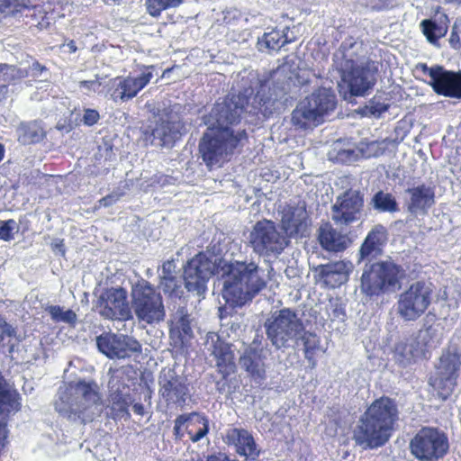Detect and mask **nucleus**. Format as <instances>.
Returning <instances> with one entry per match:
<instances>
[{
    "instance_id": "f257e3e1",
    "label": "nucleus",
    "mask_w": 461,
    "mask_h": 461,
    "mask_svg": "<svg viewBox=\"0 0 461 461\" xmlns=\"http://www.w3.org/2000/svg\"><path fill=\"white\" fill-rule=\"evenodd\" d=\"M243 110V105L234 101V96L216 103L212 109V122L198 143L200 157L209 170L222 167L248 140L245 129H235L240 122Z\"/></svg>"
},
{
    "instance_id": "f03ea898",
    "label": "nucleus",
    "mask_w": 461,
    "mask_h": 461,
    "mask_svg": "<svg viewBox=\"0 0 461 461\" xmlns=\"http://www.w3.org/2000/svg\"><path fill=\"white\" fill-rule=\"evenodd\" d=\"M400 420L396 400L382 395L375 399L360 415L353 429V439L363 449L384 447L393 437Z\"/></svg>"
},
{
    "instance_id": "7ed1b4c3",
    "label": "nucleus",
    "mask_w": 461,
    "mask_h": 461,
    "mask_svg": "<svg viewBox=\"0 0 461 461\" xmlns=\"http://www.w3.org/2000/svg\"><path fill=\"white\" fill-rule=\"evenodd\" d=\"M357 43L352 39L343 41L339 49V87L344 98L364 96L375 85L376 79L368 63L357 64Z\"/></svg>"
},
{
    "instance_id": "20e7f679",
    "label": "nucleus",
    "mask_w": 461,
    "mask_h": 461,
    "mask_svg": "<svg viewBox=\"0 0 461 461\" xmlns=\"http://www.w3.org/2000/svg\"><path fill=\"white\" fill-rule=\"evenodd\" d=\"M255 262L235 261L227 265L223 284V296L227 302L242 306L259 294L267 285L258 274Z\"/></svg>"
},
{
    "instance_id": "39448f33",
    "label": "nucleus",
    "mask_w": 461,
    "mask_h": 461,
    "mask_svg": "<svg viewBox=\"0 0 461 461\" xmlns=\"http://www.w3.org/2000/svg\"><path fill=\"white\" fill-rule=\"evenodd\" d=\"M336 95L325 87L314 90L301 100L291 114V122L295 129L308 130L323 123L324 117L335 110Z\"/></svg>"
},
{
    "instance_id": "423d86ee",
    "label": "nucleus",
    "mask_w": 461,
    "mask_h": 461,
    "mask_svg": "<svg viewBox=\"0 0 461 461\" xmlns=\"http://www.w3.org/2000/svg\"><path fill=\"white\" fill-rule=\"evenodd\" d=\"M98 385L95 382L79 380L71 382L55 403L56 411L69 420L85 421V413L99 401Z\"/></svg>"
},
{
    "instance_id": "0eeeda50",
    "label": "nucleus",
    "mask_w": 461,
    "mask_h": 461,
    "mask_svg": "<svg viewBox=\"0 0 461 461\" xmlns=\"http://www.w3.org/2000/svg\"><path fill=\"white\" fill-rule=\"evenodd\" d=\"M434 296L435 285L432 282L425 279L413 281L399 294L396 313L403 321H416L429 309Z\"/></svg>"
},
{
    "instance_id": "6e6552de",
    "label": "nucleus",
    "mask_w": 461,
    "mask_h": 461,
    "mask_svg": "<svg viewBox=\"0 0 461 461\" xmlns=\"http://www.w3.org/2000/svg\"><path fill=\"white\" fill-rule=\"evenodd\" d=\"M404 277L402 266L393 261H378L370 264L361 276V291L367 296H379L394 291Z\"/></svg>"
},
{
    "instance_id": "1a4fd4ad",
    "label": "nucleus",
    "mask_w": 461,
    "mask_h": 461,
    "mask_svg": "<svg viewBox=\"0 0 461 461\" xmlns=\"http://www.w3.org/2000/svg\"><path fill=\"white\" fill-rule=\"evenodd\" d=\"M461 371V353L454 346H448L443 351L435 366V373L429 378V384L438 397L447 400L457 385Z\"/></svg>"
},
{
    "instance_id": "9d476101",
    "label": "nucleus",
    "mask_w": 461,
    "mask_h": 461,
    "mask_svg": "<svg viewBox=\"0 0 461 461\" xmlns=\"http://www.w3.org/2000/svg\"><path fill=\"white\" fill-rule=\"evenodd\" d=\"M409 447L419 461H438L448 453L449 440L443 430L426 426L413 436Z\"/></svg>"
},
{
    "instance_id": "9b49d317",
    "label": "nucleus",
    "mask_w": 461,
    "mask_h": 461,
    "mask_svg": "<svg viewBox=\"0 0 461 461\" xmlns=\"http://www.w3.org/2000/svg\"><path fill=\"white\" fill-rule=\"evenodd\" d=\"M131 307L140 322L159 323L165 319L163 298L149 283H138L131 290Z\"/></svg>"
},
{
    "instance_id": "f8f14e48",
    "label": "nucleus",
    "mask_w": 461,
    "mask_h": 461,
    "mask_svg": "<svg viewBox=\"0 0 461 461\" xmlns=\"http://www.w3.org/2000/svg\"><path fill=\"white\" fill-rule=\"evenodd\" d=\"M267 339L277 349L286 348L288 343L303 330V321L295 312L284 308L276 312L265 322Z\"/></svg>"
},
{
    "instance_id": "ddd939ff",
    "label": "nucleus",
    "mask_w": 461,
    "mask_h": 461,
    "mask_svg": "<svg viewBox=\"0 0 461 461\" xmlns=\"http://www.w3.org/2000/svg\"><path fill=\"white\" fill-rule=\"evenodd\" d=\"M249 243L258 255L280 254L286 247L285 238L270 220L258 221L249 235Z\"/></svg>"
},
{
    "instance_id": "4468645a",
    "label": "nucleus",
    "mask_w": 461,
    "mask_h": 461,
    "mask_svg": "<svg viewBox=\"0 0 461 461\" xmlns=\"http://www.w3.org/2000/svg\"><path fill=\"white\" fill-rule=\"evenodd\" d=\"M95 307L98 313L107 320L126 321L133 318L127 300V291L122 287L104 289L99 295Z\"/></svg>"
},
{
    "instance_id": "2eb2a0df",
    "label": "nucleus",
    "mask_w": 461,
    "mask_h": 461,
    "mask_svg": "<svg viewBox=\"0 0 461 461\" xmlns=\"http://www.w3.org/2000/svg\"><path fill=\"white\" fill-rule=\"evenodd\" d=\"M155 66H142L141 73L138 77L128 75L116 77L113 79L110 95L114 102H127L133 99L144 89L153 78Z\"/></svg>"
},
{
    "instance_id": "dca6fc26",
    "label": "nucleus",
    "mask_w": 461,
    "mask_h": 461,
    "mask_svg": "<svg viewBox=\"0 0 461 461\" xmlns=\"http://www.w3.org/2000/svg\"><path fill=\"white\" fill-rule=\"evenodd\" d=\"M363 209L364 196L359 191L348 189L332 205V221L340 226H349L361 219Z\"/></svg>"
},
{
    "instance_id": "f3484780",
    "label": "nucleus",
    "mask_w": 461,
    "mask_h": 461,
    "mask_svg": "<svg viewBox=\"0 0 461 461\" xmlns=\"http://www.w3.org/2000/svg\"><path fill=\"white\" fill-rule=\"evenodd\" d=\"M96 345L99 351L109 358H126L141 352V345L137 339L111 332L99 335Z\"/></svg>"
},
{
    "instance_id": "a211bd4d",
    "label": "nucleus",
    "mask_w": 461,
    "mask_h": 461,
    "mask_svg": "<svg viewBox=\"0 0 461 461\" xmlns=\"http://www.w3.org/2000/svg\"><path fill=\"white\" fill-rule=\"evenodd\" d=\"M424 72L430 77L429 85L438 95L461 99V71L447 70L436 65L428 68L423 65Z\"/></svg>"
},
{
    "instance_id": "6ab92c4d",
    "label": "nucleus",
    "mask_w": 461,
    "mask_h": 461,
    "mask_svg": "<svg viewBox=\"0 0 461 461\" xmlns=\"http://www.w3.org/2000/svg\"><path fill=\"white\" fill-rule=\"evenodd\" d=\"M280 226L290 238L306 237L311 226V218L304 202L286 204L280 212Z\"/></svg>"
},
{
    "instance_id": "aec40b11",
    "label": "nucleus",
    "mask_w": 461,
    "mask_h": 461,
    "mask_svg": "<svg viewBox=\"0 0 461 461\" xmlns=\"http://www.w3.org/2000/svg\"><path fill=\"white\" fill-rule=\"evenodd\" d=\"M211 261L203 252H199L184 267L185 286L188 292L202 294L206 290V283L211 276Z\"/></svg>"
},
{
    "instance_id": "412c9836",
    "label": "nucleus",
    "mask_w": 461,
    "mask_h": 461,
    "mask_svg": "<svg viewBox=\"0 0 461 461\" xmlns=\"http://www.w3.org/2000/svg\"><path fill=\"white\" fill-rule=\"evenodd\" d=\"M158 394L167 406H183L189 395V388L185 380L174 371L168 370L167 374L159 376Z\"/></svg>"
},
{
    "instance_id": "4be33fe9",
    "label": "nucleus",
    "mask_w": 461,
    "mask_h": 461,
    "mask_svg": "<svg viewBox=\"0 0 461 461\" xmlns=\"http://www.w3.org/2000/svg\"><path fill=\"white\" fill-rule=\"evenodd\" d=\"M192 337L190 314L185 306H180L172 314L169 321V338L172 346L179 351H184L188 348Z\"/></svg>"
},
{
    "instance_id": "5701e85b",
    "label": "nucleus",
    "mask_w": 461,
    "mask_h": 461,
    "mask_svg": "<svg viewBox=\"0 0 461 461\" xmlns=\"http://www.w3.org/2000/svg\"><path fill=\"white\" fill-rule=\"evenodd\" d=\"M266 348L261 342L254 340L240 357L241 367L248 373L249 376L256 382H262L267 377Z\"/></svg>"
},
{
    "instance_id": "b1692460",
    "label": "nucleus",
    "mask_w": 461,
    "mask_h": 461,
    "mask_svg": "<svg viewBox=\"0 0 461 461\" xmlns=\"http://www.w3.org/2000/svg\"><path fill=\"white\" fill-rule=\"evenodd\" d=\"M224 441L233 447L235 452L247 461H255L260 455L256 440L251 432L243 428L227 429Z\"/></svg>"
},
{
    "instance_id": "393cba45",
    "label": "nucleus",
    "mask_w": 461,
    "mask_h": 461,
    "mask_svg": "<svg viewBox=\"0 0 461 461\" xmlns=\"http://www.w3.org/2000/svg\"><path fill=\"white\" fill-rule=\"evenodd\" d=\"M387 240V230L384 226L378 224L373 227L362 242L358 254L357 262L372 260L381 256L383 248Z\"/></svg>"
},
{
    "instance_id": "a878e982",
    "label": "nucleus",
    "mask_w": 461,
    "mask_h": 461,
    "mask_svg": "<svg viewBox=\"0 0 461 461\" xmlns=\"http://www.w3.org/2000/svg\"><path fill=\"white\" fill-rule=\"evenodd\" d=\"M410 198L406 203L407 211L411 213L427 214L436 203L435 187L425 184L410 187L406 190Z\"/></svg>"
},
{
    "instance_id": "bb28decb",
    "label": "nucleus",
    "mask_w": 461,
    "mask_h": 461,
    "mask_svg": "<svg viewBox=\"0 0 461 461\" xmlns=\"http://www.w3.org/2000/svg\"><path fill=\"white\" fill-rule=\"evenodd\" d=\"M316 272L319 280L327 287L336 288L345 284L351 269L343 260L330 262L318 266Z\"/></svg>"
},
{
    "instance_id": "cd10ccee",
    "label": "nucleus",
    "mask_w": 461,
    "mask_h": 461,
    "mask_svg": "<svg viewBox=\"0 0 461 461\" xmlns=\"http://www.w3.org/2000/svg\"><path fill=\"white\" fill-rule=\"evenodd\" d=\"M277 97L267 81H261L252 98L250 113L268 119L276 109Z\"/></svg>"
},
{
    "instance_id": "c85d7f7f",
    "label": "nucleus",
    "mask_w": 461,
    "mask_h": 461,
    "mask_svg": "<svg viewBox=\"0 0 461 461\" xmlns=\"http://www.w3.org/2000/svg\"><path fill=\"white\" fill-rule=\"evenodd\" d=\"M123 368L114 369L113 374L125 375ZM119 375H113L110 380L111 393L109 395L110 408L113 417H122L124 414H129L128 409L131 404V397L129 393H124L122 389H128L125 384H121Z\"/></svg>"
},
{
    "instance_id": "c756f323",
    "label": "nucleus",
    "mask_w": 461,
    "mask_h": 461,
    "mask_svg": "<svg viewBox=\"0 0 461 461\" xmlns=\"http://www.w3.org/2000/svg\"><path fill=\"white\" fill-rule=\"evenodd\" d=\"M212 355L215 358L218 373L221 375L222 379H227L236 372L235 355L231 344L217 337L212 342Z\"/></svg>"
},
{
    "instance_id": "7c9ffc66",
    "label": "nucleus",
    "mask_w": 461,
    "mask_h": 461,
    "mask_svg": "<svg viewBox=\"0 0 461 461\" xmlns=\"http://www.w3.org/2000/svg\"><path fill=\"white\" fill-rule=\"evenodd\" d=\"M317 239L324 250L335 253L346 250L350 242L347 235L338 231L329 221L319 227Z\"/></svg>"
},
{
    "instance_id": "2f4dec72",
    "label": "nucleus",
    "mask_w": 461,
    "mask_h": 461,
    "mask_svg": "<svg viewBox=\"0 0 461 461\" xmlns=\"http://www.w3.org/2000/svg\"><path fill=\"white\" fill-rule=\"evenodd\" d=\"M187 423L186 429L192 442H198L209 432V420L206 417L197 416L192 420L191 415L181 414L175 420L174 434L182 436V427Z\"/></svg>"
},
{
    "instance_id": "473e14b6",
    "label": "nucleus",
    "mask_w": 461,
    "mask_h": 461,
    "mask_svg": "<svg viewBox=\"0 0 461 461\" xmlns=\"http://www.w3.org/2000/svg\"><path fill=\"white\" fill-rule=\"evenodd\" d=\"M25 12L27 17L38 21V16L44 17L45 12L40 5H31L30 0H0V14L3 17H15Z\"/></svg>"
},
{
    "instance_id": "72a5a7b5",
    "label": "nucleus",
    "mask_w": 461,
    "mask_h": 461,
    "mask_svg": "<svg viewBox=\"0 0 461 461\" xmlns=\"http://www.w3.org/2000/svg\"><path fill=\"white\" fill-rule=\"evenodd\" d=\"M181 124L179 122L159 120L152 129L151 135L154 139L160 140L162 145L174 143L181 136Z\"/></svg>"
},
{
    "instance_id": "f704fd0d",
    "label": "nucleus",
    "mask_w": 461,
    "mask_h": 461,
    "mask_svg": "<svg viewBox=\"0 0 461 461\" xmlns=\"http://www.w3.org/2000/svg\"><path fill=\"white\" fill-rule=\"evenodd\" d=\"M303 343V350L309 367L314 369L317 366V356L319 353H325L326 349L321 347V338L314 332L303 331L300 338Z\"/></svg>"
},
{
    "instance_id": "c9c22d12",
    "label": "nucleus",
    "mask_w": 461,
    "mask_h": 461,
    "mask_svg": "<svg viewBox=\"0 0 461 461\" xmlns=\"http://www.w3.org/2000/svg\"><path fill=\"white\" fill-rule=\"evenodd\" d=\"M46 137V131L37 121L23 122L19 127V141L24 145L36 144Z\"/></svg>"
},
{
    "instance_id": "e433bc0d",
    "label": "nucleus",
    "mask_w": 461,
    "mask_h": 461,
    "mask_svg": "<svg viewBox=\"0 0 461 461\" xmlns=\"http://www.w3.org/2000/svg\"><path fill=\"white\" fill-rule=\"evenodd\" d=\"M372 203L375 210L383 212H396L399 211L395 198L390 193L378 191L372 198Z\"/></svg>"
},
{
    "instance_id": "4c0bfd02",
    "label": "nucleus",
    "mask_w": 461,
    "mask_h": 461,
    "mask_svg": "<svg viewBox=\"0 0 461 461\" xmlns=\"http://www.w3.org/2000/svg\"><path fill=\"white\" fill-rule=\"evenodd\" d=\"M161 286L165 294L171 298H181L184 292L181 281L170 274L164 276L161 279Z\"/></svg>"
},
{
    "instance_id": "58836bf2",
    "label": "nucleus",
    "mask_w": 461,
    "mask_h": 461,
    "mask_svg": "<svg viewBox=\"0 0 461 461\" xmlns=\"http://www.w3.org/2000/svg\"><path fill=\"white\" fill-rule=\"evenodd\" d=\"M51 319L56 321H63L74 325L77 321V314L71 309L63 311L59 305H50L46 308Z\"/></svg>"
},
{
    "instance_id": "ea45409f",
    "label": "nucleus",
    "mask_w": 461,
    "mask_h": 461,
    "mask_svg": "<svg viewBox=\"0 0 461 461\" xmlns=\"http://www.w3.org/2000/svg\"><path fill=\"white\" fill-rule=\"evenodd\" d=\"M182 0H146L147 12L153 17H158L161 13L171 7L177 6Z\"/></svg>"
},
{
    "instance_id": "a19ab883",
    "label": "nucleus",
    "mask_w": 461,
    "mask_h": 461,
    "mask_svg": "<svg viewBox=\"0 0 461 461\" xmlns=\"http://www.w3.org/2000/svg\"><path fill=\"white\" fill-rule=\"evenodd\" d=\"M263 42L269 50H278L287 43V39L280 31L274 30L264 34Z\"/></svg>"
},
{
    "instance_id": "79ce46f5",
    "label": "nucleus",
    "mask_w": 461,
    "mask_h": 461,
    "mask_svg": "<svg viewBox=\"0 0 461 461\" xmlns=\"http://www.w3.org/2000/svg\"><path fill=\"white\" fill-rule=\"evenodd\" d=\"M28 76V72L16 66L0 63V80L12 82L16 78H23Z\"/></svg>"
},
{
    "instance_id": "37998d69",
    "label": "nucleus",
    "mask_w": 461,
    "mask_h": 461,
    "mask_svg": "<svg viewBox=\"0 0 461 461\" xmlns=\"http://www.w3.org/2000/svg\"><path fill=\"white\" fill-rule=\"evenodd\" d=\"M390 108V104L385 103L381 95H374L368 102V104L365 106L367 113L375 117H380L383 113L387 112Z\"/></svg>"
},
{
    "instance_id": "c03bdc74",
    "label": "nucleus",
    "mask_w": 461,
    "mask_h": 461,
    "mask_svg": "<svg viewBox=\"0 0 461 461\" xmlns=\"http://www.w3.org/2000/svg\"><path fill=\"white\" fill-rule=\"evenodd\" d=\"M15 229H17V223L14 219L0 221V240L4 241L12 240Z\"/></svg>"
},
{
    "instance_id": "a18cd8bd",
    "label": "nucleus",
    "mask_w": 461,
    "mask_h": 461,
    "mask_svg": "<svg viewBox=\"0 0 461 461\" xmlns=\"http://www.w3.org/2000/svg\"><path fill=\"white\" fill-rule=\"evenodd\" d=\"M423 34L427 37L430 42H435L438 37L435 35V31L438 29L437 23L432 20H423L420 23Z\"/></svg>"
},
{
    "instance_id": "49530a36",
    "label": "nucleus",
    "mask_w": 461,
    "mask_h": 461,
    "mask_svg": "<svg viewBox=\"0 0 461 461\" xmlns=\"http://www.w3.org/2000/svg\"><path fill=\"white\" fill-rule=\"evenodd\" d=\"M15 336V329L5 320L0 318V341H3L5 338H14Z\"/></svg>"
},
{
    "instance_id": "de8ad7c7",
    "label": "nucleus",
    "mask_w": 461,
    "mask_h": 461,
    "mask_svg": "<svg viewBox=\"0 0 461 461\" xmlns=\"http://www.w3.org/2000/svg\"><path fill=\"white\" fill-rule=\"evenodd\" d=\"M99 119L100 114L97 110L87 108L84 111L82 121L85 125L93 126L97 123Z\"/></svg>"
},
{
    "instance_id": "09e8293b",
    "label": "nucleus",
    "mask_w": 461,
    "mask_h": 461,
    "mask_svg": "<svg viewBox=\"0 0 461 461\" xmlns=\"http://www.w3.org/2000/svg\"><path fill=\"white\" fill-rule=\"evenodd\" d=\"M120 196H121V194H109L105 195L104 197L101 198L98 201V204L95 205V210H98L101 207H109V206L113 205L119 200Z\"/></svg>"
},
{
    "instance_id": "8fccbe9b",
    "label": "nucleus",
    "mask_w": 461,
    "mask_h": 461,
    "mask_svg": "<svg viewBox=\"0 0 461 461\" xmlns=\"http://www.w3.org/2000/svg\"><path fill=\"white\" fill-rule=\"evenodd\" d=\"M95 79L94 80H82L79 82V86L81 88L87 89L89 91H97L101 86L102 83L100 81V77L98 75L95 76Z\"/></svg>"
},
{
    "instance_id": "3c124183",
    "label": "nucleus",
    "mask_w": 461,
    "mask_h": 461,
    "mask_svg": "<svg viewBox=\"0 0 461 461\" xmlns=\"http://www.w3.org/2000/svg\"><path fill=\"white\" fill-rule=\"evenodd\" d=\"M206 461H239V460L230 459L226 455H221L220 454V455H211V456H208V457L206 458Z\"/></svg>"
},
{
    "instance_id": "603ef678",
    "label": "nucleus",
    "mask_w": 461,
    "mask_h": 461,
    "mask_svg": "<svg viewBox=\"0 0 461 461\" xmlns=\"http://www.w3.org/2000/svg\"><path fill=\"white\" fill-rule=\"evenodd\" d=\"M32 69L33 70L34 76H39L46 70V67L41 65L39 61L35 60L32 63Z\"/></svg>"
},
{
    "instance_id": "864d4df0",
    "label": "nucleus",
    "mask_w": 461,
    "mask_h": 461,
    "mask_svg": "<svg viewBox=\"0 0 461 461\" xmlns=\"http://www.w3.org/2000/svg\"><path fill=\"white\" fill-rule=\"evenodd\" d=\"M133 412L137 415L143 416L145 414V408L141 403H134L132 406Z\"/></svg>"
},
{
    "instance_id": "5fc2aeb1",
    "label": "nucleus",
    "mask_w": 461,
    "mask_h": 461,
    "mask_svg": "<svg viewBox=\"0 0 461 461\" xmlns=\"http://www.w3.org/2000/svg\"><path fill=\"white\" fill-rule=\"evenodd\" d=\"M68 47L69 49V52L70 53H75L77 50V47L76 45V42L75 41L73 40H70L68 42Z\"/></svg>"
},
{
    "instance_id": "6e6d98bb",
    "label": "nucleus",
    "mask_w": 461,
    "mask_h": 461,
    "mask_svg": "<svg viewBox=\"0 0 461 461\" xmlns=\"http://www.w3.org/2000/svg\"><path fill=\"white\" fill-rule=\"evenodd\" d=\"M5 156V149L4 146L0 143V161L4 158Z\"/></svg>"
},
{
    "instance_id": "4d7b16f0",
    "label": "nucleus",
    "mask_w": 461,
    "mask_h": 461,
    "mask_svg": "<svg viewBox=\"0 0 461 461\" xmlns=\"http://www.w3.org/2000/svg\"><path fill=\"white\" fill-rule=\"evenodd\" d=\"M173 70V68H167L163 71L162 77H165L167 74L170 73Z\"/></svg>"
},
{
    "instance_id": "13d9d810",
    "label": "nucleus",
    "mask_w": 461,
    "mask_h": 461,
    "mask_svg": "<svg viewBox=\"0 0 461 461\" xmlns=\"http://www.w3.org/2000/svg\"><path fill=\"white\" fill-rule=\"evenodd\" d=\"M446 3H448V4H452V3H456V4H460L459 3V0H445Z\"/></svg>"
},
{
    "instance_id": "bf43d9fd",
    "label": "nucleus",
    "mask_w": 461,
    "mask_h": 461,
    "mask_svg": "<svg viewBox=\"0 0 461 461\" xmlns=\"http://www.w3.org/2000/svg\"><path fill=\"white\" fill-rule=\"evenodd\" d=\"M459 3L461 4V0H459Z\"/></svg>"
}]
</instances>
